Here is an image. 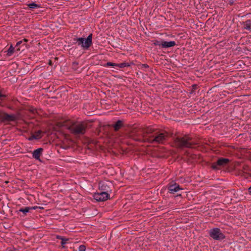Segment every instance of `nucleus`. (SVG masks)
<instances>
[{
	"instance_id": "nucleus-34",
	"label": "nucleus",
	"mask_w": 251,
	"mask_h": 251,
	"mask_svg": "<svg viewBox=\"0 0 251 251\" xmlns=\"http://www.w3.org/2000/svg\"><path fill=\"white\" fill-rule=\"evenodd\" d=\"M49 64V65H51L52 62H51V60H50Z\"/></svg>"
},
{
	"instance_id": "nucleus-5",
	"label": "nucleus",
	"mask_w": 251,
	"mask_h": 251,
	"mask_svg": "<svg viewBox=\"0 0 251 251\" xmlns=\"http://www.w3.org/2000/svg\"><path fill=\"white\" fill-rule=\"evenodd\" d=\"M229 162L230 160L229 159L220 158L216 162L212 163L211 167L215 170H220L221 167L226 166Z\"/></svg>"
},
{
	"instance_id": "nucleus-28",
	"label": "nucleus",
	"mask_w": 251,
	"mask_h": 251,
	"mask_svg": "<svg viewBox=\"0 0 251 251\" xmlns=\"http://www.w3.org/2000/svg\"><path fill=\"white\" fill-rule=\"evenodd\" d=\"M23 43V41H20L18 42L16 44V46H18L19 45H21Z\"/></svg>"
},
{
	"instance_id": "nucleus-22",
	"label": "nucleus",
	"mask_w": 251,
	"mask_h": 251,
	"mask_svg": "<svg viewBox=\"0 0 251 251\" xmlns=\"http://www.w3.org/2000/svg\"><path fill=\"white\" fill-rule=\"evenodd\" d=\"M104 66H105V67L111 66V67H113L114 68L115 67H117V64L112 63V62H107L104 65Z\"/></svg>"
},
{
	"instance_id": "nucleus-21",
	"label": "nucleus",
	"mask_w": 251,
	"mask_h": 251,
	"mask_svg": "<svg viewBox=\"0 0 251 251\" xmlns=\"http://www.w3.org/2000/svg\"><path fill=\"white\" fill-rule=\"evenodd\" d=\"M42 131L41 130H38L37 132H35L34 134L36 139H39L42 138V136L41 135V134L42 133Z\"/></svg>"
},
{
	"instance_id": "nucleus-15",
	"label": "nucleus",
	"mask_w": 251,
	"mask_h": 251,
	"mask_svg": "<svg viewBox=\"0 0 251 251\" xmlns=\"http://www.w3.org/2000/svg\"><path fill=\"white\" fill-rule=\"evenodd\" d=\"M38 208H42L41 207H38V206L25 207L24 208H20L19 209V211L23 212V214L25 215H26V213L29 212L30 210L36 209Z\"/></svg>"
},
{
	"instance_id": "nucleus-30",
	"label": "nucleus",
	"mask_w": 251,
	"mask_h": 251,
	"mask_svg": "<svg viewBox=\"0 0 251 251\" xmlns=\"http://www.w3.org/2000/svg\"><path fill=\"white\" fill-rule=\"evenodd\" d=\"M192 87H193V89L194 90H195L197 87V85L196 84H194L192 86Z\"/></svg>"
},
{
	"instance_id": "nucleus-19",
	"label": "nucleus",
	"mask_w": 251,
	"mask_h": 251,
	"mask_svg": "<svg viewBox=\"0 0 251 251\" xmlns=\"http://www.w3.org/2000/svg\"><path fill=\"white\" fill-rule=\"evenodd\" d=\"M28 6L31 9L36 8H39L40 7V5L37 4H36L34 2L29 3L28 4Z\"/></svg>"
},
{
	"instance_id": "nucleus-32",
	"label": "nucleus",
	"mask_w": 251,
	"mask_h": 251,
	"mask_svg": "<svg viewBox=\"0 0 251 251\" xmlns=\"http://www.w3.org/2000/svg\"><path fill=\"white\" fill-rule=\"evenodd\" d=\"M5 97V95L1 94V93L0 92V98Z\"/></svg>"
},
{
	"instance_id": "nucleus-33",
	"label": "nucleus",
	"mask_w": 251,
	"mask_h": 251,
	"mask_svg": "<svg viewBox=\"0 0 251 251\" xmlns=\"http://www.w3.org/2000/svg\"><path fill=\"white\" fill-rule=\"evenodd\" d=\"M23 41H24V42H27L28 41L27 39H25V38L24 39Z\"/></svg>"
},
{
	"instance_id": "nucleus-1",
	"label": "nucleus",
	"mask_w": 251,
	"mask_h": 251,
	"mask_svg": "<svg viewBox=\"0 0 251 251\" xmlns=\"http://www.w3.org/2000/svg\"><path fill=\"white\" fill-rule=\"evenodd\" d=\"M192 140L191 137L185 135L182 137H176L175 139V143L177 147L182 149L184 148H192L193 146L196 144V143L190 142Z\"/></svg>"
},
{
	"instance_id": "nucleus-25",
	"label": "nucleus",
	"mask_w": 251,
	"mask_h": 251,
	"mask_svg": "<svg viewBox=\"0 0 251 251\" xmlns=\"http://www.w3.org/2000/svg\"><path fill=\"white\" fill-rule=\"evenodd\" d=\"M86 247L85 245H80L79 247V251H85Z\"/></svg>"
},
{
	"instance_id": "nucleus-23",
	"label": "nucleus",
	"mask_w": 251,
	"mask_h": 251,
	"mask_svg": "<svg viewBox=\"0 0 251 251\" xmlns=\"http://www.w3.org/2000/svg\"><path fill=\"white\" fill-rule=\"evenodd\" d=\"M14 48L11 46L7 50V54L11 55L14 52Z\"/></svg>"
},
{
	"instance_id": "nucleus-31",
	"label": "nucleus",
	"mask_w": 251,
	"mask_h": 251,
	"mask_svg": "<svg viewBox=\"0 0 251 251\" xmlns=\"http://www.w3.org/2000/svg\"><path fill=\"white\" fill-rule=\"evenodd\" d=\"M248 191H249L250 194L251 195V186L249 188Z\"/></svg>"
},
{
	"instance_id": "nucleus-29",
	"label": "nucleus",
	"mask_w": 251,
	"mask_h": 251,
	"mask_svg": "<svg viewBox=\"0 0 251 251\" xmlns=\"http://www.w3.org/2000/svg\"><path fill=\"white\" fill-rule=\"evenodd\" d=\"M78 65V63L77 62H74L73 63V66H74V67H76Z\"/></svg>"
},
{
	"instance_id": "nucleus-10",
	"label": "nucleus",
	"mask_w": 251,
	"mask_h": 251,
	"mask_svg": "<svg viewBox=\"0 0 251 251\" xmlns=\"http://www.w3.org/2000/svg\"><path fill=\"white\" fill-rule=\"evenodd\" d=\"M154 130L150 127H147L146 128H141L139 130V134H141L142 137L144 138L145 141L147 142L146 139L148 138L147 135L152 133Z\"/></svg>"
},
{
	"instance_id": "nucleus-20",
	"label": "nucleus",
	"mask_w": 251,
	"mask_h": 251,
	"mask_svg": "<svg viewBox=\"0 0 251 251\" xmlns=\"http://www.w3.org/2000/svg\"><path fill=\"white\" fill-rule=\"evenodd\" d=\"M130 65L128 63L123 62L120 64H117V67L119 68H124L125 67H128Z\"/></svg>"
},
{
	"instance_id": "nucleus-27",
	"label": "nucleus",
	"mask_w": 251,
	"mask_h": 251,
	"mask_svg": "<svg viewBox=\"0 0 251 251\" xmlns=\"http://www.w3.org/2000/svg\"><path fill=\"white\" fill-rule=\"evenodd\" d=\"M142 66L145 68H148L149 67V65L146 64H142Z\"/></svg>"
},
{
	"instance_id": "nucleus-4",
	"label": "nucleus",
	"mask_w": 251,
	"mask_h": 251,
	"mask_svg": "<svg viewBox=\"0 0 251 251\" xmlns=\"http://www.w3.org/2000/svg\"><path fill=\"white\" fill-rule=\"evenodd\" d=\"M87 124L85 123H79L71 128L72 132L75 134H84L86 132Z\"/></svg>"
},
{
	"instance_id": "nucleus-13",
	"label": "nucleus",
	"mask_w": 251,
	"mask_h": 251,
	"mask_svg": "<svg viewBox=\"0 0 251 251\" xmlns=\"http://www.w3.org/2000/svg\"><path fill=\"white\" fill-rule=\"evenodd\" d=\"M43 151V148H38L37 150H35V151H33V152L32 153L33 157L35 159L40 161V157L41 155L42 154V152Z\"/></svg>"
},
{
	"instance_id": "nucleus-16",
	"label": "nucleus",
	"mask_w": 251,
	"mask_h": 251,
	"mask_svg": "<svg viewBox=\"0 0 251 251\" xmlns=\"http://www.w3.org/2000/svg\"><path fill=\"white\" fill-rule=\"evenodd\" d=\"M176 45L175 41H162L161 44V47L162 48H168L172 47H174Z\"/></svg>"
},
{
	"instance_id": "nucleus-3",
	"label": "nucleus",
	"mask_w": 251,
	"mask_h": 251,
	"mask_svg": "<svg viewBox=\"0 0 251 251\" xmlns=\"http://www.w3.org/2000/svg\"><path fill=\"white\" fill-rule=\"evenodd\" d=\"M92 34H90L86 39L78 38L74 39L78 46H81L83 49H88L92 44Z\"/></svg>"
},
{
	"instance_id": "nucleus-24",
	"label": "nucleus",
	"mask_w": 251,
	"mask_h": 251,
	"mask_svg": "<svg viewBox=\"0 0 251 251\" xmlns=\"http://www.w3.org/2000/svg\"><path fill=\"white\" fill-rule=\"evenodd\" d=\"M161 44H162V41H158V40H154V42H153V44L155 46H161Z\"/></svg>"
},
{
	"instance_id": "nucleus-12",
	"label": "nucleus",
	"mask_w": 251,
	"mask_h": 251,
	"mask_svg": "<svg viewBox=\"0 0 251 251\" xmlns=\"http://www.w3.org/2000/svg\"><path fill=\"white\" fill-rule=\"evenodd\" d=\"M182 189L180 187L179 185L176 183L172 184H169L168 186V191L171 194H174L175 192H177L178 190Z\"/></svg>"
},
{
	"instance_id": "nucleus-26",
	"label": "nucleus",
	"mask_w": 251,
	"mask_h": 251,
	"mask_svg": "<svg viewBox=\"0 0 251 251\" xmlns=\"http://www.w3.org/2000/svg\"><path fill=\"white\" fill-rule=\"evenodd\" d=\"M33 139H36V137L34 134H32L30 137L28 138V140L29 141H31Z\"/></svg>"
},
{
	"instance_id": "nucleus-6",
	"label": "nucleus",
	"mask_w": 251,
	"mask_h": 251,
	"mask_svg": "<svg viewBox=\"0 0 251 251\" xmlns=\"http://www.w3.org/2000/svg\"><path fill=\"white\" fill-rule=\"evenodd\" d=\"M209 235L213 239L216 240H222L225 238V235L218 228L211 229L209 231Z\"/></svg>"
},
{
	"instance_id": "nucleus-14",
	"label": "nucleus",
	"mask_w": 251,
	"mask_h": 251,
	"mask_svg": "<svg viewBox=\"0 0 251 251\" xmlns=\"http://www.w3.org/2000/svg\"><path fill=\"white\" fill-rule=\"evenodd\" d=\"M108 126L113 127L114 130L116 131L120 129L123 126V123L122 121L118 120L116 122L115 124L112 125H108Z\"/></svg>"
},
{
	"instance_id": "nucleus-11",
	"label": "nucleus",
	"mask_w": 251,
	"mask_h": 251,
	"mask_svg": "<svg viewBox=\"0 0 251 251\" xmlns=\"http://www.w3.org/2000/svg\"><path fill=\"white\" fill-rule=\"evenodd\" d=\"M243 174H248L250 177H251V167L246 164H244L241 167V169L239 170V175H242Z\"/></svg>"
},
{
	"instance_id": "nucleus-8",
	"label": "nucleus",
	"mask_w": 251,
	"mask_h": 251,
	"mask_svg": "<svg viewBox=\"0 0 251 251\" xmlns=\"http://www.w3.org/2000/svg\"><path fill=\"white\" fill-rule=\"evenodd\" d=\"M94 198L98 201H103L109 199V195L106 192L100 191V193H95Z\"/></svg>"
},
{
	"instance_id": "nucleus-9",
	"label": "nucleus",
	"mask_w": 251,
	"mask_h": 251,
	"mask_svg": "<svg viewBox=\"0 0 251 251\" xmlns=\"http://www.w3.org/2000/svg\"><path fill=\"white\" fill-rule=\"evenodd\" d=\"M112 186V184L109 182H100L99 183V189L100 191L107 193L111 191V187Z\"/></svg>"
},
{
	"instance_id": "nucleus-18",
	"label": "nucleus",
	"mask_w": 251,
	"mask_h": 251,
	"mask_svg": "<svg viewBox=\"0 0 251 251\" xmlns=\"http://www.w3.org/2000/svg\"><path fill=\"white\" fill-rule=\"evenodd\" d=\"M56 238H57V239L61 240V245H62L63 248L64 247V245L66 243V242L68 240H69L68 238H64V237L61 236L57 235L56 236Z\"/></svg>"
},
{
	"instance_id": "nucleus-17",
	"label": "nucleus",
	"mask_w": 251,
	"mask_h": 251,
	"mask_svg": "<svg viewBox=\"0 0 251 251\" xmlns=\"http://www.w3.org/2000/svg\"><path fill=\"white\" fill-rule=\"evenodd\" d=\"M243 28L244 29L251 30V20H248L245 22H243Z\"/></svg>"
},
{
	"instance_id": "nucleus-7",
	"label": "nucleus",
	"mask_w": 251,
	"mask_h": 251,
	"mask_svg": "<svg viewBox=\"0 0 251 251\" xmlns=\"http://www.w3.org/2000/svg\"><path fill=\"white\" fill-rule=\"evenodd\" d=\"M18 119V117L14 115H9L6 113L3 112L0 114V121L1 122H9L15 121Z\"/></svg>"
},
{
	"instance_id": "nucleus-2",
	"label": "nucleus",
	"mask_w": 251,
	"mask_h": 251,
	"mask_svg": "<svg viewBox=\"0 0 251 251\" xmlns=\"http://www.w3.org/2000/svg\"><path fill=\"white\" fill-rule=\"evenodd\" d=\"M168 134L167 132H162L159 133H155L153 136H150L146 140L150 143H163L167 139Z\"/></svg>"
}]
</instances>
